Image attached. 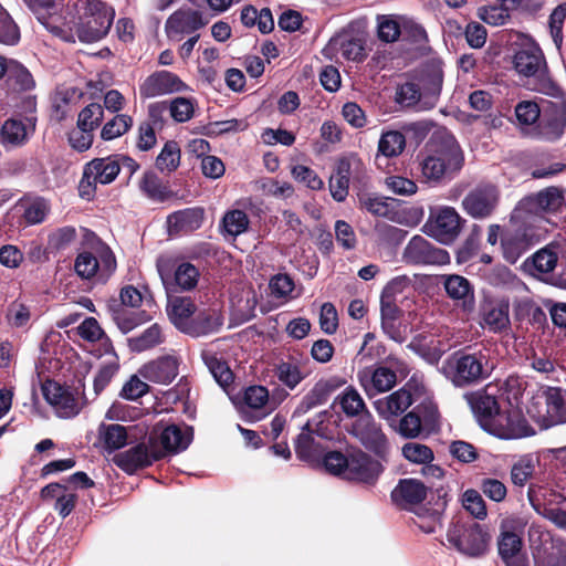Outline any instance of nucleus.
Here are the masks:
<instances>
[{
	"label": "nucleus",
	"mask_w": 566,
	"mask_h": 566,
	"mask_svg": "<svg viewBox=\"0 0 566 566\" xmlns=\"http://www.w3.org/2000/svg\"><path fill=\"white\" fill-rule=\"evenodd\" d=\"M329 48L337 49L340 55L348 61L359 62L366 57L365 48L360 39L337 36L331 41Z\"/></svg>",
	"instance_id": "79ce46f5"
},
{
	"label": "nucleus",
	"mask_w": 566,
	"mask_h": 566,
	"mask_svg": "<svg viewBox=\"0 0 566 566\" xmlns=\"http://www.w3.org/2000/svg\"><path fill=\"white\" fill-rule=\"evenodd\" d=\"M385 355L386 346L380 342H376L374 333H366L364 336V343L358 352L360 361L369 363L378 360L385 357Z\"/></svg>",
	"instance_id": "bf43d9fd"
},
{
	"label": "nucleus",
	"mask_w": 566,
	"mask_h": 566,
	"mask_svg": "<svg viewBox=\"0 0 566 566\" xmlns=\"http://www.w3.org/2000/svg\"><path fill=\"white\" fill-rule=\"evenodd\" d=\"M392 428L405 439H416L422 432V421L416 410H411L394 423Z\"/></svg>",
	"instance_id": "864d4df0"
},
{
	"label": "nucleus",
	"mask_w": 566,
	"mask_h": 566,
	"mask_svg": "<svg viewBox=\"0 0 566 566\" xmlns=\"http://www.w3.org/2000/svg\"><path fill=\"white\" fill-rule=\"evenodd\" d=\"M167 315L170 322L182 333L189 334L192 315L196 312V305L190 297L174 296L168 300Z\"/></svg>",
	"instance_id": "c85d7f7f"
},
{
	"label": "nucleus",
	"mask_w": 566,
	"mask_h": 566,
	"mask_svg": "<svg viewBox=\"0 0 566 566\" xmlns=\"http://www.w3.org/2000/svg\"><path fill=\"white\" fill-rule=\"evenodd\" d=\"M201 357L210 370L216 381L222 387L227 388L233 382V374L227 363L217 357V355L209 350L203 349Z\"/></svg>",
	"instance_id": "ea45409f"
},
{
	"label": "nucleus",
	"mask_w": 566,
	"mask_h": 566,
	"mask_svg": "<svg viewBox=\"0 0 566 566\" xmlns=\"http://www.w3.org/2000/svg\"><path fill=\"white\" fill-rule=\"evenodd\" d=\"M199 279V271L191 263L185 262L175 271V282L181 290L193 289Z\"/></svg>",
	"instance_id": "774afa93"
},
{
	"label": "nucleus",
	"mask_w": 566,
	"mask_h": 566,
	"mask_svg": "<svg viewBox=\"0 0 566 566\" xmlns=\"http://www.w3.org/2000/svg\"><path fill=\"white\" fill-rule=\"evenodd\" d=\"M180 163V148L176 142H167L157 156L156 166L160 171L171 172Z\"/></svg>",
	"instance_id": "6e6d98bb"
},
{
	"label": "nucleus",
	"mask_w": 566,
	"mask_h": 566,
	"mask_svg": "<svg viewBox=\"0 0 566 566\" xmlns=\"http://www.w3.org/2000/svg\"><path fill=\"white\" fill-rule=\"evenodd\" d=\"M99 439L109 451L123 448L127 442L126 428L122 424H104L98 428Z\"/></svg>",
	"instance_id": "49530a36"
},
{
	"label": "nucleus",
	"mask_w": 566,
	"mask_h": 566,
	"mask_svg": "<svg viewBox=\"0 0 566 566\" xmlns=\"http://www.w3.org/2000/svg\"><path fill=\"white\" fill-rule=\"evenodd\" d=\"M507 302H486L481 308V325L492 333H503L510 328Z\"/></svg>",
	"instance_id": "cd10ccee"
},
{
	"label": "nucleus",
	"mask_w": 566,
	"mask_h": 566,
	"mask_svg": "<svg viewBox=\"0 0 566 566\" xmlns=\"http://www.w3.org/2000/svg\"><path fill=\"white\" fill-rule=\"evenodd\" d=\"M8 81L18 91H30L34 88L35 82L32 74L21 63L9 60Z\"/></svg>",
	"instance_id": "09e8293b"
},
{
	"label": "nucleus",
	"mask_w": 566,
	"mask_h": 566,
	"mask_svg": "<svg viewBox=\"0 0 566 566\" xmlns=\"http://www.w3.org/2000/svg\"><path fill=\"white\" fill-rule=\"evenodd\" d=\"M104 109L101 104L91 103L77 116V126L94 132L103 120Z\"/></svg>",
	"instance_id": "680f3d73"
},
{
	"label": "nucleus",
	"mask_w": 566,
	"mask_h": 566,
	"mask_svg": "<svg viewBox=\"0 0 566 566\" xmlns=\"http://www.w3.org/2000/svg\"><path fill=\"white\" fill-rule=\"evenodd\" d=\"M513 62L515 70L532 81L527 84L532 90L539 85L541 80L548 78L545 74L544 56L538 49L520 50Z\"/></svg>",
	"instance_id": "b1692460"
},
{
	"label": "nucleus",
	"mask_w": 566,
	"mask_h": 566,
	"mask_svg": "<svg viewBox=\"0 0 566 566\" xmlns=\"http://www.w3.org/2000/svg\"><path fill=\"white\" fill-rule=\"evenodd\" d=\"M116 266L113 251L99 241L92 247V251L80 253L74 263L76 274L85 280L95 275L107 280L115 272Z\"/></svg>",
	"instance_id": "0eeeda50"
},
{
	"label": "nucleus",
	"mask_w": 566,
	"mask_h": 566,
	"mask_svg": "<svg viewBox=\"0 0 566 566\" xmlns=\"http://www.w3.org/2000/svg\"><path fill=\"white\" fill-rule=\"evenodd\" d=\"M335 402L340 406L342 411L347 417H359L360 413L363 415L368 411L363 397L357 389L352 386L345 388V390L336 397Z\"/></svg>",
	"instance_id": "a19ab883"
},
{
	"label": "nucleus",
	"mask_w": 566,
	"mask_h": 566,
	"mask_svg": "<svg viewBox=\"0 0 566 566\" xmlns=\"http://www.w3.org/2000/svg\"><path fill=\"white\" fill-rule=\"evenodd\" d=\"M169 114L177 123L190 120L195 114V103L187 97H176L168 103Z\"/></svg>",
	"instance_id": "e2e57ef3"
},
{
	"label": "nucleus",
	"mask_w": 566,
	"mask_h": 566,
	"mask_svg": "<svg viewBox=\"0 0 566 566\" xmlns=\"http://www.w3.org/2000/svg\"><path fill=\"white\" fill-rule=\"evenodd\" d=\"M164 340L161 328L158 324L148 327L143 334L129 338V347L135 352H144L150 349Z\"/></svg>",
	"instance_id": "3c124183"
},
{
	"label": "nucleus",
	"mask_w": 566,
	"mask_h": 566,
	"mask_svg": "<svg viewBox=\"0 0 566 566\" xmlns=\"http://www.w3.org/2000/svg\"><path fill=\"white\" fill-rule=\"evenodd\" d=\"M426 485L416 479L400 480L391 492L392 501L401 507L419 504L426 499Z\"/></svg>",
	"instance_id": "2f4dec72"
},
{
	"label": "nucleus",
	"mask_w": 566,
	"mask_h": 566,
	"mask_svg": "<svg viewBox=\"0 0 566 566\" xmlns=\"http://www.w3.org/2000/svg\"><path fill=\"white\" fill-rule=\"evenodd\" d=\"M406 147L405 135L398 130L382 133L378 142V154L386 157H398Z\"/></svg>",
	"instance_id": "a18cd8bd"
},
{
	"label": "nucleus",
	"mask_w": 566,
	"mask_h": 566,
	"mask_svg": "<svg viewBox=\"0 0 566 566\" xmlns=\"http://www.w3.org/2000/svg\"><path fill=\"white\" fill-rule=\"evenodd\" d=\"M359 164L358 159L342 158L338 160L335 172L329 178V191L336 201L342 202L346 199L353 166L358 167Z\"/></svg>",
	"instance_id": "473e14b6"
},
{
	"label": "nucleus",
	"mask_w": 566,
	"mask_h": 566,
	"mask_svg": "<svg viewBox=\"0 0 566 566\" xmlns=\"http://www.w3.org/2000/svg\"><path fill=\"white\" fill-rule=\"evenodd\" d=\"M542 105L532 101H522L515 106V116L524 134L533 137V128L539 120Z\"/></svg>",
	"instance_id": "58836bf2"
},
{
	"label": "nucleus",
	"mask_w": 566,
	"mask_h": 566,
	"mask_svg": "<svg viewBox=\"0 0 566 566\" xmlns=\"http://www.w3.org/2000/svg\"><path fill=\"white\" fill-rule=\"evenodd\" d=\"M27 3L43 27L55 34L62 32L59 25L61 17L57 13L56 0H27Z\"/></svg>",
	"instance_id": "f704fd0d"
},
{
	"label": "nucleus",
	"mask_w": 566,
	"mask_h": 566,
	"mask_svg": "<svg viewBox=\"0 0 566 566\" xmlns=\"http://www.w3.org/2000/svg\"><path fill=\"white\" fill-rule=\"evenodd\" d=\"M441 282L447 295L462 311L471 313L474 310V290L468 279L458 274H447L441 276Z\"/></svg>",
	"instance_id": "393cba45"
},
{
	"label": "nucleus",
	"mask_w": 566,
	"mask_h": 566,
	"mask_svg": "<svg viewBox=\"0 0 566 566\" xmlns=\"http://www.w3.org/2000/svg\"><path fill=\"white\" fill-rule=\"evenodd\" d=\"M297 457L305 461H312L319 454L318 444L312 437L311 423L306 422L295 442Z\"/></svg>",
	"instance_id": "de8ad7c7"
},
{
	"label": "nucleus",
	"mask_w": 566,
	"mask_h": 566,
	"mask_svg": "<svg viewBox=\"0 0 566 566\" xmlns=\"http://www.w3.org/2000/svg\"><path fill=\"white\" fill-rule=\"evenodd\" d=\"M381 472V463L364 451L355 449L349 453V461L346 470L347 480L374 483Z\"/></svg>",
	"instance_id": "aec40b11"
},
{
	"label": "nucleus",
	"mask_w": 566,
	"mask_h": 566,
	"mask_svg": "<svg viewBox=\"0 0 566 566\" xmlns=\"http://www.w3.org/2000/svg\"><path fill=\"white\" fill-rule=\"evenodd\" d=\"M205 211L202 208H187L176 211L167 218V229L170 235L189 233L199 229L203 222Z\"/></svg>",
	"instance_id": "bb28decb"
},
{
	"label": "nucleus",
	"mask_w": 566,
	"mask_h": 566,
	"mask_svg": "<svg viewBox=\"0 0 566 566\" xmlns=\"http://www.w3.org/2000/svg\"><path fill=\"white\" fill-rule=\"evenodd\" d=\"M491 348H482L472 354L455 353L442 364L443 375L455 386L467 387L488 379L496 366Z\"/></svg>",
	"instance_id": "f257e3e1"
},
{
	"label": "nucleus",
	"mask_w": 566,
	"mask_h": 566,
	"mask_svg": "<svg viewBox=\"0 0 566 566\" xmlns=\"http://www.w3.org/2000/svg\"><path fill=\"white\" fill-rule=\"evenodd\" d=\"M344 381L338 378L319 379L313 388L303 397L297 407L298 412H307L311 409L325 403L329 396L338 389Z\"/></svg>",
	"instance_id": "7c9ffc66"
},
{
	"label": "nucleus",
	"mask_w": 566,
	"mask_h": 566,
	"mask_svg": "<svg viewBox=\"0 0 566 566\" xmlns=\"http://www.w3.org/2000/svg\"><path fill=\"white\" fill-rule=\"evenodd\" d=\"M557 260V252L553 245H547L533 255L534 268L541 273L552 272L556 268Z\"/></svg>",
	"instance_id": "338daca9"
},
{
	"label": "nucleus",
	"mask_w": 566,
	"mask_h": 566,
	"mask_svg": "<svg viewBox=\"0 0 566 566\" xmlns=\"http://www.w3.org/2000/svg\"><path fill=\"white\" fill-rule=\"evenodd\" d=\"M536 463L530 457L521 458L511 468V481L516 486H524L533 476Z\"/></svg>",
	"instance_id": "052dcab7"
},
{
	"label": "nucleus",
	"mask_w": 566,
	"mask_h": 566,
	"mask_svg": "<svg viewBox=\"0 0 566 566\" xmlns=\"http://www.w3.org/2000/svg\"><path fill=\"white\" fill-rule=\"evenodd\" d=\"M534 91L553 97L542 101V114L535 128L533 138L554 143L559 140L566 129V98L563 91L551 80L543 78Z\"/></svg>",
	"instance_id": "f03ea898"
},
{
	"label": "nucleus",
	"mask_w": 566,
	"mask_h": 566,
	"mask_svg": "<svg viewBox=\"0 0 566 566\" xmlns=\"http://www.w3.org/2000/svg\"><path fill=\"white\" fill-rule=\"evenodd\" d=\"M179 365L180 358L169 354L146 363L138 374L148 381L167 385L178 376Z\"/></svg>",
	"instance_id": "4be33fe9"
},
{
	"label": "nucleus",
	"mask_w": 566,
	"mask_h": 566,
	"mask_svg": "<svg viewBox=\"0 0 566 566\" xmlns=\"http://www.w3.org/2000/svg\"><path fill=\"white\" fill-rule=\"evenodd\" d=\"M20 40V31L10 14L2 8L0 11V43L14 45Z\"/></svg>",
	"instance_id": "69168bd1"
},
{
	"label": "nucleus",
	"mask_w": 566,
	"mask_h": 566,
	"mask_svg": "<svg viewBox=\"0 0 566 566\" xmlns=\"http://www.w3.org/2000/svg\"><path fill=\"white\" fill-rule=\"evenodd\" d=\"M349 433L356 438L366 449L384 457L389 443L381 426L374 419L369 411L360 415L349 429Z\"/></svg>",
	"instance_id": "9d476101"
},
{
	"label": "nucleus",
	"mask_w": 566,
	"mask_h": 566,
	"mask_svg": "<svg viewBox=\"0 0 566 566\" xmlns=\"http://www.w3.org/2000/svg\"><path fill=\"white\" fill-rule=\"evenodd\" d=\"M34 132V124H24L21 119H7L0 132V142L4 147H19L24 145Z\"/></svg>",
	"instance_id": "72a5a7b5"
},
{
	"label": "nucleus",
	"mask_w": 566,
	"mask_h": 566,
	"mask_svg": "<svg viewBox=\"0 0 566 566\" xmlns=\"http://www.w3.org/2000/svg\"><path fill=\"white\" fill-rule=\"evenodd\" d=\"M386 364V366L358 371L359 384L368 398L389 391L396 386L398 375L406 377L409 373L407 364L397 357H387Z\"/></svg>",
	"instance_id": "423d86ee"
},
{
	"label": "nucleus",
	"mask_w": 566,
	"mask_h": 566,
	"mask_svg": "<svg viewBox=\"0 0 566 566\" xmlns=\"http://www.w3.org/2000/svg\"><path fill=\"white\" fill-rule=\"evenodd\" d=\"M133 119L130 116L120 114L108 120L102 128L101 137L104 140H112L130 129Z\"/></svg>",
	"instance_id": "13d9d810"
},
{
	"label": "nucleus",
	"mask_w": 566,
	"mask_h": 566,
	"mask_svg": "<svg viewBox=\"0 0 566 566\" xmlns=\"http://www.w3.org/2000/svg\"><path fill=\"white\" fill-rule=\"evenodd\" d=\"M277 379L287 388L294 389L305 378L297 364L281 361L274 368Z\"/></svg>",
	"instance_id": "5fc2aeb1"
},
{
	"label": "nucleus",
	"mask_w": 566,
	"mask_h": 566,
	"mask_svg": "<svg viewBox=\"0 0 566 566\" xmlns=\"http://www.w3.org/2000/svg\"><path fill=\"white\" fill-rule=\"evenodd\" d=\"M164 458V451L157 444L156 434H149L147 442L139 443L116 455L115 462L126 472L150 465Z\"/></svg>",
	"instance_id": "4468645a"
},
{
	"label": "nucleus",
	"mask_w": 566,
	"mask_h": 566,
	"mask_svg": "<svg viewBox=\"0 0 566 566\" xmlns=\"http://www.w3.org/2000/svg\"><path fill=\"white\" fill-rule=\"evenodd\" d=\"M462 165V151L452 137L446 138L440 145L430 144L427 154L419 163L423 180L434 184L452 177Z\"/></svg>",
	"instance_id": "7ed1b4c3"
},
{
	"label": "nucleus",
	"mask_w": 566,
	"mask_h": 566,
	"mask_svg": "<svg viewBox=\"0 0 566 566\" xmlns=\"http://www.w3.org/2000/svg\"><path fill=\"white\" fill-rule=\"evenodd\" d=\"M501 439H521L535 433L523 413L515 408L500 410L485 429Z\"/></svg>",
	"instance_id": "9b49d317"
},
{
	"label": "nucleus",
	"mask_w": 566,
	"mask_h": 566,
	"mask_svg": "<svg viewBox=\"0 0 566 566\" xmlns=\"http://www.w3.org/2000/svg\"><path fill=\"white\" fill-rule=\"evenodd\" d=\"M243 401L249 408L256 410L269 407L272 411L276 407V405L270 400L269 390L264 386H250L247 388Z\"/></svg>",
	"instance_id": "4d7b16f0"
},
{
	"label": "nucleus",
	"mask_w": 566,
	"mask_h": 566,
	"mask_svg": "<svg viewBox=\"0 0 566 566\" xmlns=\"http://www.w3.org/2000/svg\"><path fill=\"white\" fill-rule=\"evenodd\" d=\"M489 388L490 386H486L483 390L465 395L467 401L484 429L489 427V422L501 410L496 398L488 392Z\"/></svg>",
	"instance_id": "c756f323"
},
{
	"label": "nucleus",
	"mask_w": 566,
	"mask_h": 566,
	"mask_svg": "<svg viewBox=\"0 0 566 566\" xmlns=\"http://www.w3.org/2000/svg\"><path fill=\"white\" fill-rule=\"evenodd\" d=\"M464 220L452 207H441L431 213L426 223L427 233L439 242H453L461 233Z\"/></svg>",
	"instance_id": "ddd939ff"
},
{
	"label": "nucleus",
	"mask_w": 566,
	"mask_h": 566,
	"mask_svg": "<svg viewBox=\"0 0 566 566\" xmlns=\"http://www.w3.org/2000/svg\"><path fill=\"white\" fill-rule=\"evenodd\" d=\"M150 434H156L157 444L164 451V457L167 453H178L188 448L192 439V432L190 428L185 429L170 424L165 428L156 426Z\"/></svg>",
	"instance_id": "a878e982"
},
{
	"label": "nucleus",
	"mask_w": 566,
	"mask_h": 566,
	"mask_svg": "<svg viewBox=\"0 0 566 566\" xmlns=\"http://www.w3.org/2000/svg\"><path fill=\"white\" fill-rule=\"evenodd\" d=\"M250 224L247 213L239 209L227 211L222 218V229L230 237L244 233Z\"/></svg>",
	"instance_id": "8fccbe9b"
},
{
	"label": "nucleus",
	"mask_w": 566,
	"mask_h": 566,
	"mask_svg": "<svg viewBox=\"0 0 566 566\" xmlns=\"http://www.w3.org/2000/svg\"><path fill=\"white\" fill-rule=\"evenodd\" d=\"M402 457L415 464H429L434 459L432 449L420 442H407L401 448Z\"/></svg>",
	"instance_id": "603ef678"
},
{
	"label": "nucleus",
	"mask_w": 566,
	"mask_h": 566,
	"mask_svg": "<svg viewBox=\"0 0 566 566\" xmlns=\"http://www.w3.org/2000/svg\"><path fill=\"white\" fill-rule=\"evenodd\" d=\"M462 504L463 507L478 520H484L488 515L482 495L473 489L467 490L463 493Z\"/></svg>",
	"instance_id": "0e129e2a"
},
{
	"label": "nucleus",
	"mask_w": 566,
	"mask_h": 566,
	"mask_svg": "<svg viewBox=\"0 0 566 566\" xmlns=\"http://www.w3.org/2000/svg\"><path fill=\"white\" fill-rule=\"evenodd\" d=\"M412 401L410 390L400 388L388 396L374 400L373 407L377 415L392 427L397 422V418L412 405Z\"/></svg>",
	"instance_id": "6ab92c4d"
},
{
	"label": "nucleus",
	"mask_w": 566,
	"mask_h": 566,
	"mask_svg": "<svg viewBox=\"0 0 566 566\" xmlns=\"http://www.w3.org/2000/svg\"><path fill=\"white\" fill-rule=\"evenodd\" d=\"M527 500L538 515L566 530V496L563 493L548 485L531 483Z\"/></svg>",
	"instance_id": "39448f33"
},
{
	"label": "nucleus",
	"mask_w": 566,
	"mask_h": 566,
	"mask_svg": "<svg viewBox=\"0 0 566 566\" xmlns=\"http://www.w3.org/2000/svg\"><path fill=\"white\" fill-rule=\"evenodd\" d=\"M447 538L462 554L480 557L488 552L491 535L478 523H472L469 526L454 524L448 530Z\"/></svg>",
	"instance_id": "6e6552de"
},
{
	"label": "nucleus",
	"mask_w": 566,
	"mask_h": 566,
	"mask_svg": "<svg viewBox=\"0 0 566 566\" xmlns=\"http://www.w3.org/2000/svg\"><path fill=\"white\" fill-rule=\"evenodd\" d=\"M402 259L409 264L442 265L450 262L449 253L434 247L421 235H415L406 245Z\"/></svg>",
	"instance_id": "dca6fc26"
},
{
	"label": "nucleus",
	"mask_w": 566,
	"mask_h": 566,
	"mask_svg": "<svg viewBox=\"0 0 566 566\" xmlns=\"http://www.w3.org/2000/svg\"><path fill=\"white\" fill-rule=\"evenodd\" d=\"M499 200V192L493 185H480L472 189L462 200L463 210L474 219L491 216Z\"/></svg>",
	"instance_id": "f3484780"
},
{
	"label": "nucleus",
	"mask_w": 566,
	"mask_h": 566,
	"mask_svg": "<svg viewBox=\"0 0 566 566\" xmlns=\"http://www.w3.org/2000/svg\"><path fill=\"white\" fill-rule=\"evenodd\" d=\"M42 392L45 400L55 409L61 418H72L76 416L82 405L77 398L69 390L55 381H46L42 386Z\"/></svg>",
	"instance_id": "412c9836"
},
{
	"label": "nucleus",
	"mask_w": 566,
	"mask_h": 566,
	"mask_svg": "<svg viewBox=\"0 0 566 566\" xmlns=\"http://www.w3.org/2000/svg\"><path fill=\"white\" fill-rule=\"evenodd\" d=\"M223 321L217 311L201 312L191 323L190 336L198 337L211 334L222 325Z\"/></svg>",
	"instance_id": "c03bdc74"
},
{
	"label": "nucleus",
	"mask_w": 566,
	"mask_h": 566,
	"mask_svg": "<svg viewBox=\"0 0 566 566\" xmlns=\"http://www.w3.org/2000/svg\"><path fill=\"white\" fill-rule=\"evenodd\" d=\"M542 397L546 403V413L552 424L566 423V389L547 387Z\"/></svg>",
	"instance_id": "c9c22d12"
},
{
	"label": "nucleus",
	"mask_w": 566,
	"mask_h": 566,
	"mask_svg": "<svg viewBox=\"0 0 566 566\" xmlns=\"http://www.w3.org/2000/svg\"><path fill=\"white\" fill-rule=\"evenodd\" d=\"M185 88L186 84L178 75L168 71H157L144 81L140 85L139 92L142 97L151 98L178 93Z\"/></svg>",
	"instance_id": "5701e85b"
},
{
	"label": "nucleus",
	"mask_w": 566,
	"mask_h": 566,
	"mask_svg": "<svg viewBox=\"0 0 566 566\" xmlns=\"http://www.w3.org/2000/svg\"><path fill=\"white\" fill-rule=\"evenodd\" d=\"M206 22L199 11L180 9L174 12L166 21L165 32L169 40L181 41L186 35L196 34V31L205 27Z\"/></svg>",
	"instance_id": "a211bd4d"
},
{
	"label": "nucleus",
	"mask_w": 566,
	"mask_h": 566,
	"mask_svg": "<svg viewBox=\"0 0 566 566\" xmlns=\"http://www.w3.org/2000/svg\"><path fill=\"white\" fill-rule=\"evenodd\" d=\"M523 542L516 535L500 534L499 554L506 566H527V557L522 551Z\"/></svg>",
	"instance_id": "e433bc0d"
},
{
	"label": "nucleus",
	"mask_w": 566,
	"mask_h": 566,
	"mask_svg": "<svg viewBox=\"0 0 566 566\" xmlns=\"http://www.w3.org/2000/svg\"><path fill=\"white\" fill-rule=\"evenodd\" d=\"M120 171L119 159L115 157L95 158L84 166L83 176L78 185L80 196L84 199L93 198L97 185H108L115 180Z\"/></svg>",
	"instance_id": "1a4fd4ad"
},
{
	"label": "nucleus",
	"mask_w": 566,
	"mask_h": 566,
	"mask_svg": "<svg viewBox=\"0 0 566 566\" xmlns=\"http://www.w3.org/2000/svg\"><path fill=\"white\" fill-rule=\"evenodd\" d=\"M514 315L518 321L542 325L546 321L545 312L531 298L523 297L514 302Z\"/></svg>",
	"instance_id": "37998d69"
},
{
	"label": "nucleus",
	"mask_w": 566,
	"mask_h": 566,
	"mask_svg": "<svg viewBox=\"0 0 566 566\" xmlns=\"http://www.w3.org/2000/svg\"><path fill=\"white\" fill-rule=\"evenodd\" d=\"M514 220L512 228L506 230L501 239L503 256L512 264L538 241L533 227L517 222L518 219Z\"/></svg>",
	"instance_id": "f8f14e48"
},
{
	"label": "nucleus",
	"mask_w": 566,
	"mask_h": 566,
	"mask_svg": "<svg viewBox=\"0 0 566 566\" xmlns=\"http://www.w3.org/2000/svg\"><path fill=\"white\" fill-rule=\"evenodd\" d=\"M241 22L248 27L256 25L261 33H269L274 28V20L272 12L269 8H263L260 11L255 7L249 4L243 7L240 15Z\"/></svg>",
	"instance_id": "4c0bfd02"
},
{
	"label": "nucleus",
	"mask_w": 566,
	"mask_h": 566,
	"mask_svg": "<svg viewBox=\"0 0 566 566\" xmlns=\"http://www.w3.org/2000/svg\"><path fill=\"white\" fill-rule=\"evenodd\" d=\"M75 9V29L82 42H95L108 33L115 18L113 7L102 0H77Z\"/></svg>",
	"instance_id": "20e7f679"
},
{
	"label": "nucleus",
	"mask_w": 566,
	"mask_h": 566,
	"mask_svg": "<svg viewBox=\"0 0 566 566\" xmlns=\"http://www.w3.org/2000/svg\"><path fill=\"white\" fill-rule=\"evenodd\" d=\"M564 202L563 191L559 188L547 187L522 200L514 211L513 219H522L526 213L539 216L544 212H556Z\"/></svg>",
	"instance_id": "2eb2a0df"
}]
</instances>
